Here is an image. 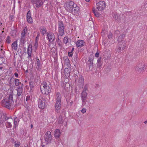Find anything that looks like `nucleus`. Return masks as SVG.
Listing matches in <instances>:
<instances>
[{
	"instance_id": "nucleus-1",
	"label": "nucleus",
	"mask_w": 147,
	"mask_h": 147,
	"mask_svg": "<svg viewBox=\"0 0 147 147\" xmlns=\"http://www.w3.org/2000/svg\"><path fill=\"white\" fill-rule=\"evenodd\" d=\"M40 89L42 93L47 95L51 91V86L50 82L47 84L46 82H43L40 87Z\"/></svg>"
},
{
	"instance_id": "nucleus-2",
	"label": "nucleus",
	"mask_w": 147,
	"mask_h": 147,
	"mask_svg": "<svg viewBox=\"0 0 147 147\" xmlns=\"http://www.w3.org/2000/svg\"><path fill=\"white\" fill-rule=\"evenodd\" d=\"M50 97L46 96L41 97L38 100V107L42 109H44L47 106V101H49Z\"/></svg>"
},
{
	"instance_id": "nucleus-3",
	"label": "nucleus",
	"mask_w": 147,
	"mask_h": 147,
	"mask_svg": "<svg viewBox=\"0 0 147 147\" xmlns=\"http://www.w3.org/2000/svg\"><path fill=\"white\" fill-rule=\"evenodd\" d=\"M94 57L93 55H90L88 57V61L87 65L89 68V70H92L95 66V64H94L93 61Z\"/></svg>"
},
{
	"instance_id": "nucleus-4",
	"label": "nucleus",
	"mask_w": 147,
	"mask_h": 147,
	"mask_svg": "<svg viewBox=\"0 0 147 147\" xmlns=\"http://www.w3.org/2000/svg\"><path fill=\"white\" fill-rule=\"evenodd\" d=\"M118 45L116 49L117 52H121L123 51L126 46V42L124 41H118Z\"/></svg>"
},
{
	"instance_id": "nucleus-5",
	"label": "nucleus",
	"mask_w": 147,
	"mask_h": 147,
	"mask_svg": "<svg viewBox=\"0 0 147 147\" xmlns=\"http://www.w3.org/2000/svg\"><path fill=\"white\" fill-rule=\"evenodd\" d=\"M74 2L72 1H68L65 3L64 6L67 11L69 12H73V9L74 5Z\"/></svg>"
},
{
	"instance_id": "nucleus-6",
	"label": "nucleus",
	"mask_w": 147,
	"mask_h": 147,
	"mask_svg": "<svg viewBox=\"0 0 147 147\" xmlns=\"http://www.w3.org/2000/svg\"><path fill=\"white\" fill-rule=\"evenodd\" d=\"M1 105L9 109V94H7L6 97L1 102Z\"/></svg>"
},
{
	"instance_id": "nucleus-7",
	"label": "nucleus",
	"mask_w": 147,
	"mask_h": 147,
	"mask_svg": "<svg viewBox=\"0 0 147 147\" xmlns=\"http://www.w3.org/2000/svg\"><path fill=\"white\" fill-rule=\"evenodd\" d=\"M58 32L59 35L62 36L64 34L65 26L63 23L61 21H58Z\"/></svg>"
},
{
	"instance_id": "nucleus-8",
	"label": "nucleus",
	"mask_w": 147,
	"mask_h": 147,
	"mask_svg": "<svg viewBox=\"0 0 147 147\" xmlns=\"http://www.w3.org/2000/svg\"><path fill=\"white\" fill-rule=\"evenodd\" d=\"M45 140L47 145L51 143L53 141L51 132L49 131L46 132L44 136Z\"/></svg>"
},
{
	"instance_id": "nucleus-9",
	"label": "nucleus",
	"mask_w": 147,
	"mask_h": 147,
	"mask_svg": "<svg viewBox=\"0 0 147 147\" xmlns=\"http://www.w3.org/2000/svg\"><path fill=\"white\" fill-rule=\"evenodd\" d=\"M97 9L100 11L103 10L105 7V3L104 1H100L96 3Z\"/></svg>"
},
{
	"instance_id": "nucleus-10",
	"label": "nucleus",
	"mask_w": 147,
	"mask_h": 147,
	"mask_svg": "<svg viewBox=\"0 0 147 147\" xmlns=\"http://www.w3.org/2000/svg\"><path fill=\"white\" fill-rule=\"evenodd\" d=\"M31 2L33 5L37 8L40 7L43 4L41 0H31Z\"/></svg>"
},
{
	"instance_id": "nucleus-11",
	"label": "nucleus",
	"mask_w": 147,
	"mask_h": 147,
	"mask_svg": "<svg viewBox=\"0 0 147 147\" xmlns=\"http://www.w3.org/2000/svg\"><path fill=\"white\" fill-rule=\"evenodd\" d=\"M144 64L141 62L139 63L137 65L135 68V70L136 71L140 72L144 70Z\"/></svg>"
},
{
	"instance_id": "nucleus-12",
	"label": "nucleus",
	"mask_w": 147,
	"mask_h": 147,
	"mask_svg": "<svg viewBox=\"0 0 147 147\" xmlns=\"http://www.w3.org/2000/svg\"><path fill=\"white\" fill-rule=\"evenodd\" d=\"M47 38L50 42H52L55 39V36L54 34L51 32L47 33Z\"/></svg>"
},
{
	"instance_id": "nucleus-13",
	"label": "nucleus",
	"mask_w": 147,
	"mask_h": 147,
	"mask_svg": "<svg viewBox=\"0 0 147 147\" xmlns=\"http://www.w3.org/2000/svg\"><path fill=\"white\" fill-rule=\"evenodd\" d=\"M73 12H71V13L75 14H78L80 12L79 7L78 6H76V4H75L73 9Z\"/></svg>"
},
{
	"instance_id": "nucleus-14",
	"label": "nucleus",
	"mask_w": 147,
	"mask_h": 147,
	"mask_svg": "<svg viewBox=\"0 0 147 147\" xmlns=\"http://www.w3.org/2000/svg\"><path fill=\"white\" fill-rule=\"evenodd\" d=\"M84 41L83 40H79L77 41L76 42V45L78 47H81L84 45Z\"/></svg>"
},
{
	"instance_id": "nucleus-15",
	"label": "nucleus",
	"mask_w": 147,
	"mask_h": 147,
	"mask_svg": "<svg viewBox=\"0 0 147 147\" xmlns=\"http://www.w3.org/2000/svg\"><path fill=\"white\" fill-rule=\"evenodd\" d=\"M84 79L83 77L81 76L78 80V85L80 88L84 86Z\"/></svg>"
},
{
	"instance_id": "nucleus-16",
	"label": "nucleus",
	"mask_w": 147,
	"mask_h": 147,
	"mask_svg": "<svg viewBox=\"0 0 147 147\" xmlns=\"http://www.w3.org/2000/svg\"><path fill=\"white\" fill-rule=\"evenodd\" d=\"M23 48L22 47H20L17 51L16 55H18L20 57H22L24 52L22 51Z\"/></svg>"
},
{
	"instance_id": "nucleus-17",
	"label": "nucleus",
	"mask_w": 147,
	"mask_h": 147,
	"mask_svg": "<svg viewBox=\"0 0 147 147\" xmlns=\"http://www.w3.org/2000/svg\"><path fill=\"white\" fill-rule=\"evenodd\" d=\"M61 132L59 129H56L54 131V136L57 139L59 138L60 136Z\"/></svg>"
},
{
	"instance_id": "nucleus-18",
	"label": "nucleus",
	"mask_w": 147,
	"mask_h": 147,
	"mask_svg": "<svg viewBox=\"0 0 147 147\" xmlns=\"http://www.w3.org/2000/svg\"><path fill=\"white\" fill-rule=\"evenodd\" d=\"M61 106V101H56V102L55 105V109L58 110L60 109Z\"/></svg>"
},
{
	"instance_id": "nucleus-19",
	"label": "nucleus",
	"mask_w": 147,
	"mask_h": 147,
	"mask_svg": "<svg viewBox=\"0 0 147 147\" xmlns=\"http://www.w3.org/2000/svg\"><path fill=\"white\" fill-rule=\"evenodd\" d=\"M63 59L65 63L66 64L67 66L69 67V65H70L69 63V60L68 57L67 56H64L63 57Z\"/></svg>"
},
{
	"instance_id": "nucleus-20",
	"label": "nucleus",
	"mask_w": 147,
	"mask_h": 147,
	"mask_svg": "<svg viewBox=\"0 0 147 147\" xmlns=\"http://www.w3.org/2000/svg\"><path fill=\"white\" fill-rule=\"evenodd\" d=\"M113 18L117 22H119L121 20L120 15L117 13H115L113 16Z\"/></svg>"
},
{
	"instance_id": "nucleus-21",
	"label": "nucleus",
	"mask_w": 147,
	"mask_h": 147,
	"mask_svg": "<svg viewBox=\"0 0 147 147\" xmlns=\"http://www.w3.org/2000/svg\"><path fill=\"white\" fill-rule=\"evenodd\" d=\"M65 74L66 77H69L70 76V69L68 68H65L64 70Z\"/></svg>"
},
{
	"instance_id": "nucleus-22",
	"label": "nucleus",
	"mask_w": 147,
	"mask_h": 147,
	"mask_svg": "<svg viewBox=\"0 0 147 147\" xmlns=\"http://www.w3.org/2000/svg\"><path fill=\"white\" fill-rule=\"evenodd\" d=\"M12 79H13V81L15 80V83L16 86H17L19 85L20 82H19V80L18 79H15L14 78H13V77L12 78H11V79L10 80V84L11 83V81Z\"/></svg>"
},
{
	"instance_id": "nucleus-23",
	"label": "nucleus",
	"mask_w": 147,
	"mask_h": 147,
	"mask_svg": "<svg viewBox=\"0 0 147 147\" xmlns=\"http://www.w3.org/2000/svg\"><path fill=\"white\" fill-rule=\"evenodd\" d=\"M88 93L87 92H82L81 94V98L82 99H86L87 98Z\"/></svg>"
},
{
	"instance_id": "nucleus-24",
	"label": "nucleus",
	"mask_w": 147,
	"mask_h": 147,
	"mask_svg": "<svg viewBox=\"0 0 147 147\" xmlns=\"http://www.w3.org/2000/svg\"><path fill=\"white\" fill-rule=\"evenodd\" d=\"M40 32L43 35L45 34L47 32V30L46 28L44 26L41 27L40 28Z\"/></svg>"
},
{
	"instance_id": "nucleus-25",
	"label": "nucleus",
	"mask_w": 147,
	"mask_h": 147,
	"mask_svg": "<svg viewBox=\"0 0 147 147\" xmlns=\"http://www.w3.org/2000/svg\"><path fill=\"white\" fill-rule=\"evenodd\" d=\"M11 47L13 49H14L15 50H16L17 49V41H15L13 42L11 45Z\"/></svg>"
},
{
	"instance_id": "nucleus-26",
	"label": "nucleus",
	"mask_w": 147,
	"mask_h": 147,
	"mask_svg": "<svg viewBox=\"0 0 147 147\" xmlns=\"http://www.w3.org/2000/svg\"><path fill=\"white\" fill-rule=\"evenodd\" d=\"M92 11L94 15L97 17H98L100 14L95 10L94 8H93L92 9Z\"/></svg>"
},
{
	"instance_id": "nucleus-27",
	"label": "nucleus",
	"mask_w": 147,
	"mask_h": 147,
	"mask_svg": "<svg viewBox=\"0 0 147 147\" xmlns=\"http://www.w3.org/2000/svg\"><path fill=\"white\" fill-rule=\"evenodd\" d=\"M13 103L12 95L10 94V109L11 106L13 105Z\"/></svg>"
},
{
	"instance_id": "nucleus-28",
	"label": "nucleus",
	"mask_w": 147,
	"mask_h": 147,
	"mask_svg": "<svg viewBox=\"0 0 147 147\" xmlns=\"http://www.w3.org/2000/svg\"><path fill=\"white\" fill-rule=\"evenodd\" d=\"M125 35L124 34H123L120 36H119L118 39V41H124L123 39H124Z\"/></svg>"
},
{
	"instance_id": "nucleus-29",
	"label": "nucleus",
	"mask_w": 147,
	"mask_h": 147,
	"mask_svg": "<svg viewBox=\"0 0 147 147\" xmlns=\"http://www.w3.org/2000/svg\"><path fill=\"white\" fill-rule=\"evenodd\" d=\"M32 45L30 44H29L28 46V48L27 49V53L28 54L30 53H31L32 51Z\"/></svg>"
},
{
	"instance_id": "nucleus-30",
	"label": "nucleus",
	"mask_w": 147,
	"mask_h": 147,
	"mask_svg": "<svg viewBox=\"0 0 147 147\" xmlns=\"http://www.w3.org/2000/svg\"><path fill=\"white\" fill-rule=\"evenodd\" d=\"M7 114L6 113H3V118L4 120V121L7 120L8 119H9V117H8Z\"/></svg>"
},
{
	"instance_id": "nucleus-31",
	"label": "nucleus",
	"mask_w": 147,
	"mask_h": 147,
	"mask_svg": "<svg viewBox=\"0 0 147 147\" xmlns=\"http://www.w3.org/2000/svg\"><path fill=\"white\" fill-rule=\"evenodd\" d=\"M57 100L56 101H61V95L60 93L58 92L57 93Z\"/></svg>"
},
{
	"instance_id": "nucleus-32",
	"label": "nucleus",
	"mask_w": 147,
	"mask_h": 147,
	"mask_svg": "<svg viewBox=\"0 0 147 147\" xmlns=\"http://www.w3.org/2000/svg\"><path fill=\"white\" fill-rule=\"evenodd\" d=\"M63 120L62 118V116L60 115L59 117L58 123L59 124H61L63 123Z\"/></svg>"
},
{
	"instance_id": "nucleus-33",
	"label": "nucleus",
	"mask_w": 147,
	"mask_h": 147,
	"mask_svg": "<svg viewBox=\"0 0 147 147\" xmlns=\"http://www.w3.org/2000/svg\"><path fill=\"white\" fill-rule=\"evenodd\" d=\"M16 30H13L11 31V36H12L13 37H14L16 36Z\"/></svg>"
},
{
	"instance_id": "nucleus-34",
	"label": "nucleus",
	"mask_w": 147,
	"mask_h": 147,
	"mask_svg": "<svg viewBox=\"0 0 147 147\" xmlns=\"http://www.w3.org/2000/svg\"><path fill=\"white\" fill-rule=\"evenodd\" d=\"M5 61L4 57L0 56V65L2 64Z\"/></svg>"
},
{
	"instance_id": "nucleus-35",
	"label": "nucleus",
	"mask_w": 147,
	"mask_h": 147,
	"mask_svg": "<svg viewBox=\"0 0 147 147\" xmlns=\"http://www.w3.org/2000/svg\"><path fill=\"white\" fill-rule=\"evenodd\" d=\"M68 39L67 36H65L64 37L63 39V42L64 43L66 44L68 42Z\"/></svg>"
},
{
	"instance_id": "nucleus-36",
	"label": "nucleus",
	"mask_w": 147,
	"mask_h": 147,
	"mask_svg": "<svg viewBox=\"0 0 147 147\" xmlns=\"http://www.w3.org/2000/svg\"><path fill=\"white\" fill-rule=\"evenodd\" d=\"M87 89H88L87 86V85H85L84 86V88L83 89L82 92H84L87 93V92H88Z\"/></svg>"
},
{
	"instance_id": "nucleus-37",
	"label": "nucleus",
	"mask_w": 147,
	"mask_h": 147,
	"mask_svg": "<svg viewBox=\"0 0 147 147\" xmlns=\"http://www.w3.org/2000/svg\"><path fill=\"white\" fill-rule=\"evenodd\" d=\"M113 36V35L112 33H111V32H110L107 36L109 39H112Z\"/></svg>"
},
{
	"instance_id": "nucleus-38",
	"label": "nucleus",
	"mask_w": 147,
	"mask_h": 147,
	"mask_svg": "<svg viewBox=\"0 0 147 147\" xmlns=\"http://www.w3.org/2000/svg\"><path fill=\"white\" fill-rule=\"evenodd\" d=\"M22 90H17V95H18L19 96H21L22 98L23 97V96L22 95H21L22 93Z\"/></svg>"
},
{
	"instance_id": "nucleus-39",
	"label": "nucleus",
	"mask_w": 147,
	"mask_h": 147,
	"mask_svg": "<svg viewBox=\"0 0 147 147\" xmlns=\"http://www.w3.org/2000/svg\"><path fill=\"white\" fill-rule=\"evenodd\" d=\"M27 21L28 23H32V19L31 17V18H27Z\"/></svg>"
},
{
	"instance_id": "nucleus-40",
	"label": "nucleus",
	"mask_w": 147,
	"mask_h": 147,
	"mask_svg": "<svg viewBox=\"0 0 147 147\" xmlns=\"http://www.w3.org/2000/svg\"><path fill=\"white\" fill-rule=\"evenodd\" d=\"M26 17L27 18H31V12L30 10H29L27 12Z\"/></svg>"
},
{
	"instance_id": "nucleus-41",
	"label": "nucleus",
	"mask_w": 147,
	"mask_h": 147,
	"mask_svg": "<svg viewBox=\"0 0 147 147\" xmlns=\"http://www.w3.org/2000/svg\"><path fill=\"white\" fill-rule=\"evenodd\" d=\"M120 32L118 30H116L114 34L115 36H117L119 34Z\"/></svg>"
},
{
	"instance_id": "nucleus-42",
	"label": "nucleus",
	"mask_w": 147,
	"mask_h": 147,
	"mask_svg": "<svg viewBox=\"0 0 147 147\" xmlns=\"http://www.w3.org/2000/svg\"><path fill=\"white\" fill-rule=\"evenodd\" d=\"M33 82H32L31 81L29 82V85L30 87L31 88H33V87H34V86L33 85Z\"/></svg>"
},
{
	"instance_id": "nucleus-43",
	"label": "nucleus",
	"mask_w": 147,
	"mask_h": 147,
	"mask_svg": "<svg viewBox=\"0 0 147 147\" xmlns=\"http://www.w3.org/2000/svg\"><path fill=\"white\" fill-rule=\"evenodd\" d=\"M105 57L106 58V59H109L111 57L110 53L108 55V54L106 55V54H105Z\"/></svg>"
},
{
	"instance_id": "nucleus-44",
	"label": "nucleus",
	"mask_w": 147,
	"mask_h": 147,
	"mask_svg": "<svg viewBox=\"0 0 147 147\" xmlns=\"http://www.w3.org/2000/svg\"><path fill=\"white\" fill-rule=\"evenodd\" d=\"M37 65L38 67H39L40 66V65H41L40 61L39 60V59H37Z\"/></svg>"
},
{
	"instance_id": "nucleus-45",
	"label": "nucleus",
	"mask_w": 147,
	"mask_h": 147,
	"mask_svg": "<svg viewBox=\"0 0 147 147\" xmlns=\"http://www.w3.org/2000/svg\"><path fill=\"white\" fill-rule=\"evenodd\" d=\"M38 41L35 40V44H34V47L35 49H37L38 47Z\"/></svg>"
},
{
	"instance_id": "nucleus-46",
	"label": "nucleus",
	"mask_w": 147,
	"mask_h": 147,
	"mask_svg": "<svg viewBox=\"0 0 147 147\" xmlns=\"http://www.w3.org/2000/svg\"><path fill=\"white\" fill-rule=\"evenodd\" d=\"M17 121L18 118L16 117L14 119V124L15 126L16 125H17Z\"/></svg>"
},
{
	"instance_id": "nucleus-47",
	"label": "nucleus",
	"mask_w": 147,
	"mask_h": 147,
	"mask_svg": "<svg viewBox=\"0 0 147 147\" xmlns=\"http://www.w3.org/2000/svg\"><path fill=\"white\" fill-rule=\"evenodd\" d=\"M5 125L6 127L7 128H9V122H8V121L6 122L5 123Z\"/></svg>"
},
{
	"instance_id": "nucleus-48",
	"label": "nucleus",
	"mask_w": 147,
	"mask_h": 147,
	"mask_svg": "<svg viewBox=\"0 0 147 147\" xmlns=\"http://www.w3.org/2000/svg\"><path fill=\"white\" fill-rule=\"evenodd\" d=\"M97 66L98 67H100L101 66V65L102 64V62H97Z\"/></svg>"
},
{
	"instance_id": "nucleus-49",
	"label": "nucleus",
	"mask_w": 147,
	"mask_h": 147,
	"mask_svg": "<svg viewBox=\"0 0 147 147\" xmlns=\"http://www.w3.org/2000/svg\"><path fill=\"white\" fill-rule=\"evenodd\" d=\"M86 109L85 108H83L81 110V112L83 113H84L86 112Z\"/></svg>"
},
{
	"instance_id": "nucleus-50",
	"label": "nucleus",
	"mask_w": 147,
	"mask_h": 147,
	"mask_svg": "<svg viewBox=\"0 0 147 147\" xmlns=\"http://www.w3.org/2000/svg\"><path fill=\"white\" fill-rule=\"evenodd\" d=\"M68 55L69 57H71L73 56V53L70 52H68Z\"/></svg>"
},
{
	"instance_id": "nucleus-51",
	"label": "nucleus",
	"mask_w": 147,
	"mask_h": 147,
	"mask_svg": "<svg viewBox=\"0 0 147 147\" xmlns=\"http://www.w3.org/2000/svg\"><path fill=\"white\" fill-rule=\"evenodd\" d=\"M6 42L7 43L9 44V36H7V38L6 40Z\"/></svg>"
},
{
	"instance_id": "nucleus-52",
	"label": "nucleus",
	"mask_w": 147,
	"mask_h": 147,
	"mask_svg": "<svg viewBox=\"0 0 147 147\" xmlns=\"http://www.w3.org/2000/svg\"><path fill=\"white\" fill-rule=\"evenodd\" d=\"M20 142H19L18 143H16L15 144L14 147H19L20 146Z\"/></svg>"
},
{
	"instance_id": "nucleus-53",
	"label": "nucleus",
	"mask_w": 147,
	"mask_h": 147,
	"mask_svg": "<svg viewBox=\"0 0 147 147\" xmlns=\"http://www.w3.org/2000/svg\"><path fill=\"white\" fill-rule=\"evenodd\" d=\"M82 104H85L86 102V99H82Z\"/></svg>"
},
{
	"instance_id": "nucleus-54",
	"label": "nucleus",
	"mask_w": 147,
	"mask_h": 147,
	"mask_svg": "<svg viewBox=\"0 0 147 147\" xmlns=\"http://www.w3.org/2000/svg\"><path fill=\"white\" fill-rule=\"evenodd\" d=\"M25 34H23L21 33V38H25Z\"/></svg>"
},
{
	"instance_id": "nucleus-55",
	"label": "nucleus",
	"mask_w": 147,
	"mask_h": 147,
	"mask_svg": "<svg viewBox=\"0 0 147 147\" xmlns=\"http://www.w3.org/2000/svg\"><path fill=\"white\" fill-rule=\"evenodd\" d=\"M23 87H22L21 86H18V90H23Z\"/></svg>"
},
{
	"instance_id": "nucleus-56",
	"label": "nucleus",
	"mask_w": 147,
	"mask_h": 147,
	"mask_svg": "<svg viewBox=\"0 0 147 147\" xmlns=\"http://www.w3.org/2000/svg\"><path fill=\"white\" fill-rule=\"evenodd\" d=\"M27 30V29L25 30V28H24L23 29V30L22 33L23 34H26V31Z\"/></svg>"
},
{
	"instance_id": "nucleus-57",
	"label": "nucleus",
	"mask_w": 147,
	"mask_h": 147,
	"mask_svg": "<svg viewBox=\"0 0 147 147\" xmlns=\"http://www.w3.org/2000/svg\"><path fill=\"white\" fill-rule=\"evenodd\" d=\"M30 99V96L29 95L27 96L26 98V101Z\"/></svg>"
},
{
	"instance_id": "nucleus-58",
	"label": "nucleus",
	"mask_w": 147,
	"mask_h": 147,
	"mask_svg": "<svg viewBox=\"0 0 147 147\" xmlns=\"http://www.w3.org/2000/svg\"><path fill=\"white\" fill-rule=\"evenodd\" d=\"M99 53L98 52H97L95 54V56L96 57H99Z\"/></svg>"
},
{
	"instance_id": "nucleus-59",
	"label": "nucleus",
	"mask_w": 147,
	"mask_h": 147,
	"mask_svg": "<svg viewBox=\"0 0 147 147\" xmlns=\"http://www.w3.org/2000/svg\"><path fill=\"white\" fill-rule=\"evenodd\" d=\"M2 38H3L2 36L0 35V44L1 43V42H2V41H3Z\"/></svg>"
},
{
	"instance_id": "nucleus-60",
	"label": "nucleus",
	"mask_w": 147,
	"mask_h": 147,
	"mask_svg": "<svg viewBox=\"0 0 147 147\" xmlns=\"http://www.w3.org/2000/svg\"><path fill=\"white\" fill-rule=\"evenodd\" d=\"M25 38H21V42L23 43H24L25 42Z\"/></svg>"
},
{
	"instance_id": "nucleus-61",
	"label": "nucleus",
	"mask_w": 147,
	"mask_h": 147,
	"mask_svg": "<svg viewBox=\"0 0 147 147\" xmlns=\"http://www.w3.org/2000/svg\"><path fill=\"white\" fill-rule=\"evenodd\" d=\"M39 36V34H38L37 36L36 37V38H35V40H37V41H38V38Z\"/></svg>"
},
{
	"instance_id": "nucleus-62",
	"label": "nucleus",
	"mask_w": 147,
	"mask_h": 147,
	"mask_svg": "<svg viewBox=\"0 0 147 147\" xmlns=\"http://www.w3.org/2000/svg\"><path fill=\"white\" fill-rule=\"evenodd\" d=\"M58 37L57 39L56 40L57 41V42H61V41L60 40V39H59V35H58Z\"/></svg>"
},
{
	"instance_id": "nucleus-63",
	"label": "nucleus",
	"mask_w": 147,
	"mask_h": 147,
	"mask_svg": "<svg viewBox=\"0 0 147 147\" xmlns=\"http://www.w3.org/2000/svg\"><path fill=\"white\" fill-rule=\"evenodd\" d=\"M101 57H100L99 58H98V60H97V62H102L101 61Z\"/></svg>"
},
{
	"instance_id": "nucleus-64",
	"label": "nucleus",
	"mask_w": 147,
	"mask_h": 147,
	"mask_svg": "<svg viewBox=\"0 0 147 147\" xmlns=\"http://www.w3.org/2000/svg\"><path fill=\"white\" fill-rule=\"evenodd\" d=\"M14 75L17 78L18 77V74L16 72L14 74Z\"/></svg>"
}]
</instances>
